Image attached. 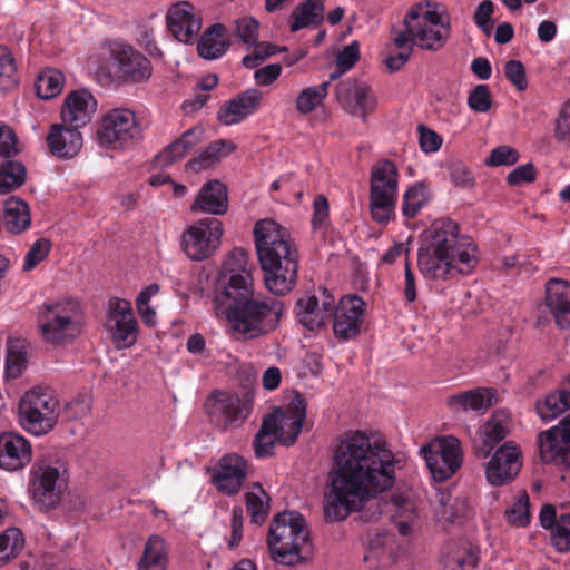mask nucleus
<instances>
[{"label": "nucleus", "mask_w": 570, "mask_h": 570, "mask_svg": "<svg viewBox=\"0 0 570 570\" xmlns=\"http://www.w3.org/2000/svg\"><path fill=\"white\" fill-rule=\"evenodd\" d=\"M395 482V455L381 435L355 431L334 452L323 511L326 521L345 520Z\"/></svg>", "instance_id": "nucleus-1"}, {"label": "nucleus", "mask_w": 570, "mask_h": 570, "mask_svg": "<svg viewBox=\"0 0 570 570\" xmlns=\"http://www.w3.org/2000/svg\"><path fill=\"white\" fill-rule=\"evenodd\" d=\"M213 305L217 315L225 316L234 335L255 340L274 331L285 311L276 298L255 295L252 275L219 276Z\"/></svg>", "instance_id": "nucleus-2"}, {"label": "nucleus", "mask_w": 570, "mask_h": 570, "mask_svg": "<svg viewBox=\"0 0 570 570\" xmlns=\"http://www.w3.org/2000/svg\"><path fill=\"white\" fill-rule=\"evenodd\" d=\"M476 262L475 247L459 239V226L438 219L424 232L417 250V268L428 279H450Z\"/></svg>", "instance_id": "nucleus-3"}, {"label": "nucleus", "mask_w": 570, "mask_h": 570, "mask_svg": "<svg viewBox=\"0 0 570 570\" xmlns=\"http://www.w3.org/2000/svg\"><path fill=\"white\" fill-rule=\"evenodd\" d=\"M254 240L266 288L276 296L288 294L296 284L298 252L291 234L274 219L254 226Z\"/></svg>", "instance_id": "nucleus-4"}, {"label": "nucleus", "mask_w": 570, "mask_h": 570, "mask_svg": "<svg viewBox=\"0 0 570 570\" xmlns=\"http://www.w3.org/2000/svg\"><path fill=\"white\" fill-rule=\"evenodd\" d=\"M266 542L272 559L279 564L295 566L313 556L306 521L298 512L278 513L269 525Z\"/></svg>", "instance_id": "nucleus-5"}, {"label": "nucleus", "mask_w": 570, "mask_h": 570, "mask_svg": "<svg viewBox=\"0 0 570 570\" xmlns=\"http://www.w3.org/2000/svg\"><path fill=\"white\" fill-rule=\"evenodd\" d=\"M100 68L110 79L122 85L144 83L153 76L150 60L122 40L104 42Z\"/></svg>", "instance_id": "nucleus-6"}, {"label": "nucleus", "mask_w": 570, "mask_h": 570, "mask_svg": "<svg viewBox=\"0 0 570 570\" xmlns=\"http://www.w3.org/2000/svg\"><path fill=\"white\" fill-rule=\"evenodd\" d=\"M38 326L42 338L55 345L71 342L81 333V312L71 299L42 304L38 309Z\"/></svg>", "instance_id": "nucleus-7"}, {"label": "nucleus", "mask_w": 570, "mask_h": 570, "mask_svg": "<svg viewBox=\"0 0 570 570\" xmlns=\"http://www.w3.org/2000/svg\"><path fill=\"white\" fill-rule=\"evenodd\" d=\"M18 413L24 431L43 435L55 428L60 417L59 401L48 391L32 389L19 401Z\"/></svg>", "instance_id": "nucleus-8"}, {"label": "nucleus", "mask_w": 570, "mask_h": 570, "mask_svg": "<svg viewBox=\"0 0 570 570\" xmlns=\"http://www.w3.org/2000/svg\"><path fill=\"white\" fill-rule=\"evenodd\" d=\"M397 194V169L387 160H381L371 171L370 208L372 217L380 224L390 220Z\"/></svg>", "instance_id": "nucleus-9"}, {"label": "nucleus", "mask_w": 570, "mask_h": 570, "mask_svg": "<svg viewBox=\"0 0 570 570\" xmlns=\"http://www.w3.org/2000/svg\"><path fill=\"white\" fill-rule=\"evenodd\" d=\"M223 233V224L219 219L202 218L181 234V250L191 261L206 259L220 246Z\"/></svg>", "instance_id": "nucleus-10"}, {"label": "nucleus", "mask_w": 570, "mask_h": 570, "mask_svg": "<svg viewBox=\"0 0 570 570\" xmlns=\"http://www.w3.org/2000/svg\"><path fill=\"white\" fill-rule=\"evenodd\" d=\"M421 453L432 478L439 482L451 478L462 464L461 442L452 435L439 438L423 445Z\"/></svg>", "instance_id": "nucleus-11"}, {"label": "nucleus", "mask_w": 570, "mask_h": 570, "mask_svg": "<svg viewBox=\"0 0 570 570\" xmlns=\"http://www.w3.org/2000/svg\"><path fill=\"white\" fill-rule=\"evenodd\" d=\"M140 128L135 114L129 109H112L105 114L97 129L100 146L121 149L138 140Z\"/></svg>", "instance_id": "nucleus-12"}, {"label": "nucleus", "mask_w": 570, "mask_h": 570, "mask_svg": "<svg viewBox=\"0 0 570 570\" xmlns=\"http://www.w3.org/2000/svg\"><path fill=\"white\" fill-rule=\"evenodd\" d=\"M62 480L59 468L37 460L31 470L28 493L39 509L55 508L61 495Z\"/></svg>", "instance_id": "nucleus-13"}, {"label": "nucleus", "mask_w": 570, "mask_h": 570, "mask_svg": "<svg viewBox=\"0 0 570 570\" xmlns=\"http://www.w3.org/2000/svg\"><path fill=\"white\" fill-rule=\"evenodd\" d=\"M254 397L250 393L238 395L235 393L217 392L206 401V409L210 420L223 429L230 425H240L253 409Z\"/></svg>", "instance_id": "nucleus-14"}, {"label": "nucleus", "mask_w": 570, "mask_h": 570, "mask_svg": "<svg viewBox=\"0 0 570 570\" xmlns=\"http://www.w3.org/2000/svg\"><path fill=\"white\" fill-rule=\"evenodd\" d=\"M540 459L562 470H570V413L558 425L539 433Z\"/></svg>", "instance_id": "nucleus-15"}, {"label": "nucleus", "mask_w": 570, "mask_h": 570, "mask_svg": "<svg viewBox=\"0 0 570 570\" xmlns=\"http://www.w3.org/2000/svg\"><path fill=\"white\" fill-rule=\"evenodd\" d=\"M105 326L118 348L130 347L137 341L138 323L131 305L121 298H111Z\"/></svg>", "instance_id": "nucleus-16"}, {"label": "nucleus", "mask_w": 570, "mask_h": 570, "mask_svg": "<svg viewBox=\"0 0 570 570\" xmlns=\"http://www.w3.org/2000/svg\"><path fill=\"white\" fill-rule=\"evenodd\" d=\"M335 95L341 107L352 116L366 121L368 114L376 108L377 100L371 88L356 79H346L337 83Z\"/></svg>", "instance_id": "nucleus-17"}, {"label": "nucleus", "mask_w": 570, "mask_h": 570, "mask_svg": "<svg viewBox=\"0 0 570 570\" xmlns=\"http://www.w3.org/2000/svg\"><path fill=\"white\" fill-rule=\"evenodd\" d=\"M364 311L365 303L357 295L342 297L332 315L335 337L341 341L356 338L361 333Z\"/></svg>", "instance_id": "nucleus-18"}, {"label": "nucleus", "mask_w": 570, "mask_h": 570, "mask_svg": "<svg viewBox=\"0 0 570 570\" xmlns=\"http://www.w3.org/2000/svg\"><path fill=\"white\" fill-rule=\"evenodd\" d=\"M306 400L301 393H296L286 411L275 409L265 419L275 420L277 441L286 446L295 443L306 416Z\"/></svg>", "instance_id": "nucleus-19"}, {"label": "nucleus", "mask_w": 570, "mask_h": 570, "mask_svg": "<svg viewBox=\"0 0 570 570\" xmlns=\"http://www.w3.org/2000/svg\"><path fill=\"white\" fill-rule=\"evenodd\" d=\"M520 455V449L511 442L501 445L488 462V481L497 487L512 481L521 469Z\"/></svg>", "instance_id": "nucleus-20"}, {"label": "nucleus", "mask_w": 570, "mask_h": 570, "mask_svg": "<svg viewBox=\"0 0 570 570\" xmlns=\"http://www.w3.org/2000/svg\"><path fill=\"white\" fill-rule=\"evenodd\" d=\"M166 20L171 35L184 43L193 41L202 28L200 17L196 13L195 7L187 1L173 4L167 11Z\"/></svg>", "instance_id": "nucleus-21"}, {"label": "nucleus", "mask_w": 570, "mask_h": 570, "mask_svg": "<svg viewBox=\"0 0 570 570\" xmlns=\"http://www.w3.org/2000/svg\"><path fill=\"white\" fill-rule=\"evenodd\" d=\"M32 460L30 442L16 432L0 434V469L14 472L26 468Z\"/></svg>", "instance_id": "nucleus-22"}, {"label": "nucleus", "mask_w": 570, "mask_h": 570, "mask_svg": "<svg viewBox=\"0 0 570 570\" xmlns=\"http://www.w3.org/2000/svg\"><path fill=\"white\" fill-rule=\"evenodd\" d=\"M97 109V101L87 89L71 91L65 98L61 107V120L75 128L85 127Z\"/></svg>", "instance_id": "nucleus-23"}, {"label": "nucleus", "mask_w": 570, "mask_h": 570, "mask_svg": "<svg viewBox=\"0 0 570 570\" xmlns=\"http://www.w3.org/2000/svg\"><path fill=\"white\" fill-rule=\"evenodd\" d=\"M553 316L560 328H570V285L560 278H551L546 284L543 305Z\"/></svg>", "instance_id": "nucleus-24"}, {"label": "nucleus", "mask_w": 570, "mask_h": 570, "mask_svg": "<svg viewBox=\"0 0 570 570\" xmlns=\"http://www.w3.org/2000/svg\"><path fill=\"white\" fill-rule=\"evenodd\" d=\"M246 476V461L237 454H226L219 460V470L213 481L222 493L233 495L240 490Z\"/></svg>", "instance_id": "nucleus-25"}, {"label": "nucleus", "mask_w": 570, "mask_h": 570, "mask_svg": "<svg viewBox=\"0 0 570 570\" xmlns=\"http://www.w3.org/2000/svg\"><path fill=\"white\" fill-rule=\"evenodd\" d=\"M47 144L52 155L58 158H72L82 147L80 128L53 124L47 136Z\"/></svg>", "instance_id": "nucleus-26"}, {"label": "nucleus", "mask_w": 570, "mask_h": 570, "mask_svg": "<svg viewBox=\"0 0 570 570\" xmlns=\"http://www.w3.org/2000/svg\"><path fill=\"white\" fill-rule=\"evenodd\" d=\"M262 96L258 89L245 90L224 104L217 112V119L226 126L240 122L257 110Z\"/></svg>", "instance_id": "nucleus-27"}, {"label": "nucleus", "mask_w": 570, "mask_h": 570, "mask_svg": "<svg viewBox=\"0 0 570 570\" xmlns=\"http://www.w3.org/2000/svg\"><path fill=\"white\" fill-rule=\"evenodd\" d=\"M228 209L227 188L219 180L206 183L190 206L194 213L223 215Z\"/></svg>", "instance_id": "nucleus-28"}, {"label": "nucleus", "mask_w": 570, "mask_h": 570, "mask_svg": "<svg viewBox=\"0 0 570 570\" xmlns=\"http://www.w3.org/2000/svg\"><path fill=\"white\" fill-rule=\"evenodd\" d=\"M509 431V414L501 410L495 411L482 426L480 443H475L474 452L479 459L488 458L494 446L502 441Z\"/></svg>", "instance_id": "nucleus-29"}, {"label": "nucleus", "mask_w": 570, "mask_h": 570, "mask_svg": "<svg viewBox=\"0 0 570 570\" xmlns=\"http://www.w3.org/2000/svg\"><path fill=\"white\" fill-rule=\"evenodd\" d=\"M478 556L466 540H451L444 544L441 562L444 570H472L476 567Z\"/></svg>", "instance_id": "nucleus-30"}, {"label": "nucleus", "mask_w": 570, "mask_h": 570, "mask_svg": "<svg viewBox=\"0 0 570 570\" xmlns=\"http://www.w3.org/2000/svg\"><path fill=\"white\" fill-rule=\"evenodd\" d=\"M497 402V391L490 387L473 389L451 395L448 399V405L455 412L487 411Z\"/></svg>", "instance_id": "nucleus-31"}, {"label": "nucleus", "mask_w": 570, "mask_h": 570, "mask_svg": "<svg viewBox=\"0 0 570 570\" xmlns=\"http://www.w3.org/2000/svg\"><path fill=\"white\" fill-rule=\"evenodd\" d=\"M392 505L394 508L392 521L397 529L399 534L403 537L412 535L419 520L415 503L409 495L394 493L392 495Z\"/></svg>", "instance_id": "nucleus-32"}, {"label": "nucleus", "mask_w": 570, "mask_h": 570, "mask_svg": "<svg viewBox=\"0 0 570 570\" xmlns=\"http://www.w3.org/2000/svg\"><path fill=\"white\" fill-rule=\"evenodd\" d=\"M203 130L198 127H193L186 130L180 137L169 144L163 151H160L155 160L158 166L167 167L175 161L181 159L190 149H193L200 140Z\"/></svg>", "instance_id": "nucleus-33"}, {"label": "nucleus", "mask_w": 570, "mask_h": 570, "mask_svg": "<svg viewBox=\"0 0 570 570\" xmlns=\"http://www.w3.org/2000/svg\"><path fill=\"white\" fill-rule=\"evenodd\" d=\"M3 219L6 228L12 234H20L30 225L31 217L28 204L18 197L4 202Z\"/></svg>", "instance_id": "nucleus-34"}, {"label": "nucleus", "mask_w": 570, "mask_h": 570, "mask_svg": "<svg viewBox=\"0 0 570 570\" xmlns=\"http://www.w3.org/2000/svg\"><path fill=\"white\" fill-rule=\"evenodd\" d=\"M236 146L227 140L219 139L209 144L198 157L190 159L187 166L195 173L208 169L217 164L222 157L229 155Z\"/></svg>", "instance_id": "nucleus-35"}, {"label": "nucleus", "mask_w": 570, "mask_h": 570, "mask_svg": "<svg viewBox=\"0 0 570 570\" xmlns=\"http://www.w3.org/2000/svg\"><path fill=\"white\" fill-rule=\"evenodd\" d=\"M224 27L213 24L199 38L197 50L202 58L214 60L223 56L228 47V42L223 39Z\"/></svg>", "instance_id": "nucleus-36"}, {"label": "nucleus", "mask_w": 570, "mask_h": 570, "mask_svg": "<svg viewBox=\"0 0 570 570\" xmlns=\"http://www.w3.org/2000/svg\"><path fill=\"white\" fill-rule=\"evenodd\" d=\"M168 557L166 544L161 537L151 535L147 540L138 570H166Z\"/></svg>", "instance_id": "nucleus-37"}, {"label": "nucleus", "mask_w": 570, "mask_h": 570, "mask_svg": "<svg viewBox=\"0 0 570 570\" xmlns=\"http://www.w3.org/2000/svg\"><path fill=\"white\" fill-rule=\"evenodd\" d=\"M570 409V389L563 386L549 393L543 401L537 403V412L543 421H549Z\"/></svg>", "instance_id": "nucleus-38"}, {"label": "nucleus", "mask_w": 570, "mask_h": 570, "mask_svg": "<svg viewBox=\"0 0 570 570\" xmlns=\"http://www.w3.org/2000/svg\"><path fill=\"white\" fill-rule=\"evenodd\" d=\"M295 312L298 322L308 330H315L325 324V312L321 309L318 298L314 295L298 298Z\"/></svg>", "instance_id": "nucleus-39"}, {"label": "nucleus", "mask_w": 570, "mask_h": 570, "mask_svg": "<svg viewBox=\"0 0 570 570\" xmlns=\"http://www.w3.org/2000/svg\"><path fill=\"white\" fill-rule=\"evenodd\" d=\"M324 6L316 0H306L292 13L291 30L293 32L312 24H318L323 20Z\"/></svg>", "instance_id": "nucleus-40"}, {"label": "nucleus", "mask_w": 570, "mask_h": 570, "mask_svg": "<svg viewBox=\"0 0 570 570\" xmlns=\"http://www.w3.org/2000/svg\"><path fill=\"white\" fill-rule=\"evenodd\" d=\"M246 509L253 523L265 522L269 511V495L261 484H254L250 491L245 494Z\"/></svg>", "instance_id": "nucleus-41"}, {"label": "nucleus", "mask_w": 570, "mask_h": 570, "mask_svg": "<svg viewBox=\"0 0 570 570\" xmlns=\"http://www.w3.org/2000/svg\"><path fill=\"white\" fill-rule=\"evenodd\" d=\"M65 83V76L60 70L48 68L42 70L35 82L37 96L48 100L58 96Z\"/></svg>", "instance_id": "nucleus-42"}, {"label": "nucleus", "mask_w": 570, "mask_h": 570, "mask_svg": "<svg viewBox=\"0 0 570 570\" xmlns=\"http://www.w3.org/2000/svg\"><path fill=\"white\" fill-rule=\"evenodd\" d=\"M26 343L20 338H10L7 343L6 375L18 377L27 366Z\"/></svg>", "instance_id": "nucleus-43"}, {"label": "nucleus", "mask_w": 570, "mask_h": 570, "mask_svg": "<svg viewBox=\"0 0 570 570\" xmlns=\"http://www.w3.org/2000/svg\"><path fill=\"white\" fill-rule=\"evenodd\" d=\"M330 82L324 81L317 86L303 89L296 98V109L302 115L314 111L326 98Z\"/></svg>", "instance_id": "nucleus-44"}, {"label": "nucleus", "mask_w": 570, "mask_h": 570, "mask_svg": "<svg viewBox=\"0 0 570 570\" xmlns=\"http://www.w3.org/2000/svg\"><path fill=\"white\" fill-rule=\"evenodd\" d=\"M26 181V168L21 163L7 160L0 165V194L6 195Z\"/></svg>", "instance_id": "nucleus-45"}, {"label": "nucleus", "mask_w": 570, "mask_h": 570, "mask_svg": "<svg viewBox=\"0 0 570 570\" xmlns=\"http://www.w3.org/2000/svg\"><path fill=\"white\" fill-rule=\"evenodd\" d=\"M277 441L276 436V424L273 419H265L262 422L261 429L255 435L253 445L255 450V454L257 458H264L268 455H273V450L275 446V442Z\"/></svg>", "instance_id": "nucleus-46"}, {"label": "nucleus", "mask_w": 570, "mask_h": 570, "mask_svg": "<svg viewBox=\"0 0 570 570\" xmlns=\"http://www.w3.org/2000/svg\"><path fill=\"white\" fill-rule=\"evenodd\" d=\"M24 546L22 532L18 528H9L0 534V567L16 558Z\"/></svg>", "instance_id": "nucleus-47"}, {"label": "nucleus", "mask_w": 570, "mask_h": 570, "mask_svg": "<svg viewBox=\"0 0 570 570\" xmlns=\"http://www.w3.org/2000/svg\"><path fill=\"white\" fill-rule=\"evenodd\" d=\"M412 22L414 26H440L449 30L450 23L444 22L443 18L435 10L424 9L422 3L412 7L403 19V24Z\"/></svg>", "instance_id": "nucleus-48"}, {"label": "nucleus", "mask_w": 570, "mask_h": 570, "mask_svg": "<svg viewBox=\"0 0 570 570\" xmlns=\"http://www.w3.org/2000/svg\"><path fill=\"white\" fill-rule=\"evenodd\" d=\"M435 26H414L416 43L426 50H439L443 47L449 36V30L444 32L434 29Z\"/></svg>", "instance_id": "nucleus-49"}, {"label": "nucleus", "mask_w": 570, "mask_h": 570, "mask_svg": "<svg viewBox=\"0 0 570 570\" xmlns=\"http://www.w3.org/2000/svg\"><path fill=\"white\" fill-rule=\"evenodd\" d=\"M428 202L426 188L423 184H415L406 190L403 197L402 212L407 218H413Z\"/></svg>", "instance_id": "nucleus-50"}, {"label": "nucleus", "mask_w": 570, "mask_h": 570, "mask_svg": "<svg viewBox=\"0 0 570 570\" xmlns=\"http://www.w3.org/2000/svg\"><path fill=\"white\" fill-rule=\"evenodd\" d=\"M17 67L11 51L0 45V90H9L17 86Z\"/></svg>", "instance_id": "nucleus-51"}, {"label": "nucleus", "mask_w": 570, "mask_h": 570, "mask_svg": "<svg viewBox=\"0 0 570 570\" xmlns=\"http://www.w3.org/2000/svg\"><path fill=\"white\" fill-rule=\"evenodd\" d=\"M227 275H252L248 268V253L245 249L236 247L229 253L219 276Z\"/></svg>", "instance_id": "nucleus-52"}, {"label": "nucleus", "mask_w": 570, "mask_h": 570, "mask_svg": "<svg viewBox=\"0 0 570 570\" xmlns=\"http://www.w3.org/2000/svg\"><path fill=\"white\" fill-rule=\"evenodd\" d=\"M551 543L560 552L570 551V513L558 518L551 530Z\"/></svg>", "instance_id": "nucleus-53"}, {"label": "nucleus", "mask_w": 570, "mask_h": 570, "mask_svg": "<svg viewBox=\"0 0 570 570\" xmlns=\"http://www.w3.org/2000/svg\"><path fill=\"white\" fill-rule=\"evenodd\" d=\"M529 495L522 493L517 502L507 511L509 522L517 527H525L530 522Z\"/></svg>", "instance_id": "nucleus-54"}, {"label": "nucleus", "mask_w": 570, "mask_h": 570, "mask_svg": "<svg viewBox=\"0 0 570 570\" xmlns=\"http://www.w3.org/2000/svg\"><path fill=\"white\" fill-rule=\"evenodd\" d=\"M50 242L47 238L37 239L24 257L23 271L28 272L33 269L40 262H42L49 254Z\"/></svg>", "instance_id": "nucleus-55"}, {"label": "nucleus", "mask_w": 570, "mask_h": 570, "mask_svg": "<svg viewBox=\"0 0 570 570\" xmlns=\"http://www.w3.org/2000/svg\"><path fill=\"white\" fill-rule=\"evenodd\" d=\"M91 409L90 401L85 396H78L65 404L60 416L66 421H73L85 417Z\"/></svg>", "instance_id": "nucleus-56"}, {"label": "nucleus", "mask_w": 570, "mask_h": 570, "mask_svg": "<svg viewBox=\"0 0 570 570\" xmlns=\"http://www.w3.org/2000/svg\"><path fill=\"white\" fill-rule=\"evenodd\" d=\"M469 107L476 112H487L492 106L491 92L487 85L475 86L468 97Z\"/></svg>", "instance_id": "nucleus-57"}, {"label": "nucleus", "mask_w": 570, "mask_h": 570, "mask_svg": "<svg viewBox=\"0 0 570 570\" xmlns=\"http://www.w3.org/2000/svg\"><path fill=\"white\" fill-rule=\"evenodd\" d=\"M519 160V153L517 149L507 145L494 148L489 158L485 160L488 166H511Z\"/></svg>", "instance_id": "nucleus-58"}, {"label": "nucleus", "mask_w": 570, "mask_h": 570, "mask_svg": "<svg viewBox=\"0 0 570 570\" xmlns=\"http://www.w3.org/2000/svg\"><path fill=\"white\" fill-rule=\"evenodd\" d=\"M508 80L517 90L523 91L528 87L527 73L523 63L519 60H509L504 66Z\"/></svg>", "instance_id": "nucleus-59"}, {"label": "nucleus", "mask_w": 570, "mask_h": 570, "mask_svg": "<svg viewBox=\"0 0 570 570\" xmlns=\"http://www.w3.org/2000/svg\"><path fill=\"white\" fill-rule=\"evenodd\" d=\"M259 23L252 17H244L236 21V33L247 45H254L258 39Z\"/></svg>", "instance_id": "nucleus-60"}, {"label": "nucleus", "mask_w": 570, "mask_h": 570, "mask_svg": "<svg viewBox=\"0 0 570 570\" xmlns=\"http://www.w3.org/2000/svg\"><path fill=\"white\" fill-rule=\"evenodd\" d=\"M554 137L558 142L570 145V100L562 107L557 119Z\"/></svg>", "instance_id": "nucleus-61"}, {"label": "nucleus", "mask_w": 570, "mask_h": 570, "mask_svg": "<svg viewBox=\"0 0 570 570\" xmlns=\"http://www.w3.org/2000/svg\"><path fill=\"white\" fill-rule=\"evenodd\" d=\"M360 59V43L353 41L346 46L336 57V65L341 72L350 70Z\"/></svg>", "instance_id": "nucleus-62"}, {"label": "nucleus", "mask_w": 570, "mask_h": 570, "mask_svg": "<svg viewBox=\"0 0 570 570\" xmlns=\"http://www.w3.org/2000/svg\"><path fill=\"white\" fill-rule=\"evenodd\" d=\"M19 153L17 147V136L9 126L0 127V156L4 158L12 157Z\"/></svg>", "instance_id": "nucleus-63"}, {"label": "nucleus", "mask_w": 570, "mask_h": 570, "mask_svg": "<svg viewBox=\"0 0 570 570\" xmlns=\"http://www.w3.org/2000/svg\"><path fill=\"white\" fill-rule=\"evenodd\" d=\"M450 176L452 183L460 188H472L474 179L466 166L461 163H454L450 166Z\"/></svg>", "instance_id": "nucleus-64"}]
</instances>
